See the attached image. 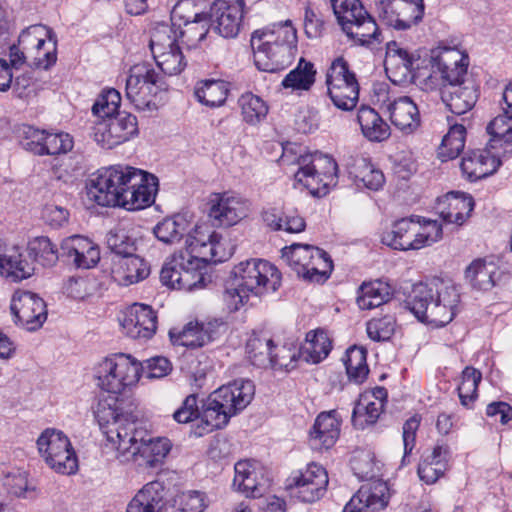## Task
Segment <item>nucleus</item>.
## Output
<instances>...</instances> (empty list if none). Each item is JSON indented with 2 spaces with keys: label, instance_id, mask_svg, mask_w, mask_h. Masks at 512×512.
<instances>
[{
  "label": "nucleus",
  "instance_id": "obj_1",
  "mask_svg": "<svg viewBox=\"0 0 512 512\" xmlns=\"http://www.w3.org/2000/svg\"><path fill=\"white\" fill-rule=\"evenodd\" d=\"M118 396L100 399L94 410L106 437L104 452L113 451L120 463L136 462L148 468H158L172 448L166 437H152L131 412H124Z\"/></svg>",
  "mask_w": 512,
  "mask_h": 512
},
{
  "label": "nucleus",
  "instance_id": "obj_2",
  "mask_svg": "<svg viewBox=\"0 0 512 512\" xmlns=\"http://www.w3.org/2000/svg\"><path fill=\"white\" fill-rule=\"evenodd\" d=\"M158 178L129 165L102 167L86 186L90 202L102 207H119L138 211L150 207L158 192Z\"/></svg>",
  "mask_w": 512,
  "mask_h": 512
},
{
  "label": "nucleus",
  "instance_id": "obj_3",
  "mask_svg": "<svg viewBox=\"0 0 512 512\" xmlns=\"http://www.w3.org/2000/svg\"><path fill=\"white\" fill-rule=\"evenodd\" d=\"M255 387L250 380H235L209 394L200 407V421L192 427V434L202 437L226 427L231 417L251 402Z\"/></svg>",
  "mask_w": 512,
  "mask_h": 512
},
{
  "label": "nucleus",
  "instance_id": "obj_4",
  "mask_svg": "<svg viewBox=\"0 0 512 512\" xmlns=\"http://www.w3.org/2000/svg\"><path fill=\"white\" fill-rule=\"evenodd\" d=\"M460 303L457 287L442 279L417 283L407 297L406 306L423 322L443 327L455 317Z\"/></svg>",
  "mask_w": 512,
  "mask_h": 512
},
{
  "label": "nucleus",
  "instance_id": "obj_5",
  "mask_svg": "<svg viewBox=\"0 0 512 512\" xmlns=\"http://www.w3.org/2000/svg\"><path fill=\"white\" fill-rule=\"evenodd\" d=\"M254 63L264 72L275 73L293 61L297 32L289 21L255 30L251 36Z\"/></svg>",
  "mask_w": 512,
  "mask_h": 512
},
{
  "label": "nucleus",
  "instance_id": "obj_6",
  "mask_svg": "<svg viewBox=\"0 0 512 512\" xmlns=\"http://www.w3.org/2000/svg\"><path fill=\"white\" fill-rule=\"evenodd\" d=\"M330 3L337 23L351 46L373 49L383 42L375 18L360 0H330Z\"/></svg>",
  "mask_w": 512,
  "mask_h": 512
},
{
  "label": "nucleus",
  "instance_id": "obj_7",
  "mask_svg": "<svg viewBox=\"0 0 512 512\" xmlns=\"http://www.w3.org/2000/svg\"><path fill=\"white\" fill-rule=\"evenodd\" d=\"M296 164L295 181L313 196H326L330 187L337 182L338 165L328 155L320 152L303 154L296 159Z\"/></svg>",
  "mask_w": 512,
  "mask_h": 512
},
{
  "label": "nucleus",
  "instance_id": "obj_8",
  "mask_svg": "<svg viewBox=\"0 0 512 512\" xmlns=\"http://www.w3.org/2000/svg\"><path fill=\"white\" fill-rule=\"evenodd\" d=\"M141 362L129 354L117 353L103 359L96 367L98 385L113 395L124 392L140 379Z\"/></svg>",
  "mask_w": 512,
  "mask_h": 512
},
{
  "label": "nucleus",
  "instance_id": "obj_9",
  "mask_svg": "<svg viewBox=\"0 0 512 512\" xmlns=\"http://www.w3.org/2000/svg\"><path fill=\"white\" fill-rule=\"evenodd\" d=\"M164 76L149 63L132 66L126 79V97L139 111H154L155 96L166 90Z\"/></svg>",
  "mask_w": 512,
  "mask_h": 512
},
{
  "label": "nucleus",
  "instance_id": "obj_10",
  "mask_svg": "<svg viewBox=\"0 0 512 512\" xmlns=\"http://www.w3.org/2000/svg\"><path fill=\"white\" fill-rule=\"evenodd\" d=\"M203 258L190 252L174 254L167 260L161 271L160 280L163 285L174 289L191 291L205 287L206 264Z\"/></svg>",
  "mask_w": 512,
  "mask_h": 512
},
{
  "label": "nucleus",
  "instance_id": "obj_11",
  "mask_svg": "<svg viewBox=\"0 0 512 512\" xmlns=\"http://www.w3.org/2000/svg\"><path fill=\"white\" fill-rule=\"evenodd\" d=\"M39 455L56 473L74 474L78 458L69 437L56 428H46L36 440Z\"/></svg>",
  "mask_w": 512,
  "mask_h": 512
},
{
  "label": "nucleus",
  "instance_id": "obj_12",
  "mask_svg": "<svg viewBox=\"0 0 512 512\" xmlns=\"http://www.w3.org/2000/svg\"><path fill=\"white\" fill-rule=\"evenodd\" d=\"M232 277L236 286L257 296L275 292L281 285V273L277 267L263 259L240 262L232 270Z\"/></svg>",
  "mask_w": 512,
  "mask_h": 512
},
{
  "label": "nucleus",
  "instance_id": "obj_13",
  "mask_svg": "<svg viewBox=\"0 0 512 512\" xmlns=\"http://www.w3.org/2000/svg\"><path fill=\"white\" fill-rule=\"evenodd\" d=\"M327 95L335 107L343 111L354 109L359 100V83L349 63L335 58L326 72Z\"/></svg>",
  "mask_w": 512,
  "mask_h": 512
},
{
  "label": "nucleus",
  "instance_id": "obj_14",
  "mask_svg": "<svg viewBox=\"0 0 512 512\" xmlns=\"http://www.w3.org/2000/svg\"><path fill=\"white\" fill-rule=\"evenodd\" d=\"M28 54L33 53L37 68L49 69L57 61V36L47 26L31 25L21 31L17 42Z\"/></svg>",
  "mask_w": 512,
  "mask_h": 512
},
{
  "label": "nucleus",
  "instance_id": "obj_15",
  "mask_svg": "<svg viewBox=\"0 0 512 512\" xmlns=\"http://www.w3.org/2000/svg\"><path fill=\"white\" fill-rule=\"evenodd\" d=\"M172 34V29L167 25L156 28L149 44L157 66L170 76L180 74L187 65L186 58Z\"/></svg>",
  "mask_w": 512,
  "mask_h": 512
},
{
  "label": "nucleus",
  "instance_id": "obj_16",
  "mask_svg": "<svg viewBox=\"0 0 512 512\" xmlns=\"http://www.w3.org/2000/svg\"><path fill=\"white\" fill-rule=\"evenodd\" d=\"M138 133L136 116L121 112L109 119L100 120L94 126V140L105 149H113L129 141Z\"/></svg>",
  "mask_w": 512,
  "mask_h": 512
},
{
  "label": "nucleus",
  "instance_id": "obj_17",
  "mask_svg": "<svg viewBox=\"0 0 512 512\" xmlns=\"http://www.w3.org/2000/svg\"><path fill=\"white\" fill-rule=\"evenodd\" d=\"M288 481L290 495L306 503L315 502L323 497L329 483L327 471L316 463L309 464L305 470Z\"/></svg>",
  "mask_w": 512,
  "mask_h": 512
},
{
  "label": "nucleus",
  "instance_id": "obj_18",
  "mask_svg": "<svg viewBox=\"0 0 512 512\" xmlns=\"http://www.w3.org/2000/svg\"><path fill=\"white\" fill-rule=\"evenodd\" d=\"M244 0H215L208 18L214 30L224 38L238 35L244 16Z\"/></svg>",
  "mask_w": 512,
  "mask_h": 512
},
{
  "label": "nucleus",
  "instance_id": "obj_19",
  "mask_svg": "<svg viewBox=\"0 0 512 512\" xmlns=\"http://www.w3.org/2000/svg\"><path fill=\"white\" fill-rule=\"evenodd\" d=\"M376 6L381 20L397 30H406L419 23L425 9L424 4L406 0H376Z\"/></svg>",
  "mask_w": 512,
  "mask_h": 512
},
{
  "label": "nucleus",
  "instance_id": "obj_20",
  "mask_svg": "<svg viewBox=\"0 0 512 512\" xmlns=\"http://www.w3.org/2000/svg\"><path fill=\"white\" fill-rule=\"evenodd\" d=\"M10 309L15 322L29 331L41 327L47 318L46 303L30 291H16L12 297Z\"/></svg>",
  "mask_w": 512,
  "mask_h": 512
},
{
  "label": "nucleus",
  "instance_id": "obj_21",
  "mask_svg": "<svg viewBox=\"0 0 512 512\" xmlns=\"http://www.w3.org/2000/svg\"><path fill=\"white\" fill-rule=\"evenodd\" d=\"M120 324L127 336L133 339L149 340L156 333L158 318L151 306L134 303L123 312Z\"/></svg>",
  "mask_w": 512,
  "mask_h": 512
},
{
  "label": "nucleus",
  "instance_id": "obj_22",
  "mask_svg": "<svg viewBox=\"0 0 512 512\" xmlns=\"http://www.w3.org/2000/svg\"><path fill=\"white\" fill-rule=\"evenodd\" d=\"M221 238V235L209 225H196L192 231L187 233V249L184 252H190L207 262H223L225 253L221 251Z\"/></svg>",
  "mask_w": 512,
  "mask_h": 512
},
{
  "label": "nucleus",
  "instance_id": "obj_23",
  "mask_svg": "<svg viewBox=\"0 0 512 512\" xmlns=\"http://www.w3.org/2000/svg\"><path fill=\"white\" fill-rule=\"evenodd\" d=\"M225 326L222 319H214L207 323L191 321L181 330L170 329L169 337L174 345L187 348H200L213 341L219 333L220 328Z\"/></svg>",
  "mask_w": 512,
  "mask_h": 512
},
{
  "label": "nucleus",
  "instance_id": "obj_24",
  "mask_svg": "<svg viewBox=\"0 0 512 512\" xmlns=\"http://www.w3.org/2000/svg\"><path fill=\"white\" fill-rule=\"evenodd\" d=\"M432 68L440 72L447 84L460 82L467 73L468 56L459 49L437 47L431 54Z\"/></svg>",
  "mask_w": 512,
  "mask_h": 512
},
{
  "label": "nucleus",
  "instance_id": "obj_25",
  "mask_svg": "<svg viewBox=\"0 0 512 512\" xmlns=\"http://www.w3.org/2000/svg\"><path fill=\"white\" fill-rule=\"evenodd\" d=\"M34 272V260L22 246L10 245L0 258V275L10 282H21L30 278Z\"/></svg>",
  "mask_w": 512,
  "mask_h": 512
},
{
  "label": "nucleus",
  "instance_id": "obj_26",
  "mask_svg": "<svg viewBox=\"0 0 512 512\" xmlns=\"http://www.w3.org/2000/svg\"><path fill=\"white\" fill-rule=\"evenodd\" d=\"M452 452L448 444L437 442L431 451H426L418 464L419 478L428 485L436 483L450 468Z\"/></svg>",
  "mask_w": 512,
  "mask_h": 512
},
{
  "label": "nucleus",
  "instance_id": "obj_27",
  "mask_svg": "<svg viewBox=\"0 0 512 512\" xmlns=\"http://www.w3.org/2000/svg\"><path fill=\"white\" fill-rule=\"evenodd\" d=\"M211 203L209 216L219 226L228 227L237 224L248 215L250 209V203L247 200L226 193L216 195Z\"/></svg>",
  "mask_w": 512,
  "mask_h": 512
},
{
  "label": "nucleus",
  "instance_id": "obj_28",
  "mask_svg": "<svg viewBox=\"0 0 512 512\" xmlns=\"http://www.w3.org/2000/svg\"><path fill=\"white\" fill-rule=\"evenodd\" d=\"M341 417L337 410L321 412L309 432V445L322 451L333 447L340 435Z\"/></svg>",
  "mask_w": 512,
  "mask_h": 512
},
{
  "label": "nucleus",
  "instance_id": "obj_29",
  "mask_svg": "<svg viewBox=\"0 0 512 512\" xmlns=\"http://www.w3.org/2000/svg\"><path fill=\"white\" fill-rule=\"evenodd\" d=\"M233 487L247 497L259 498L270 485L263 468H258L249 461H238L234 467Z\"/></svg>",
  "mask_w": 512,
  "mask_h": 512
},
{
  "label": "nucleus",
  "instance_id": "obj_30",
  "mask_svg": "<svg viewBox=\"0 0 512 512\" xmlns=\"http://www.w3.org/2000/svg\"><path fill=\"white\" fill-rule=\"evenodd\" d=\"M61 257H65L77 268L89 269L100 260V251L87 237L74 235L62 241Z\"/></svg>",
  "mask_w": 512,
  "mask_h": 512
},
{
  "label": "nucleus",
  "instance_id": "obj_31",
  "mask_svg": "<svg viewBox=\"0 0 512 512\" xmlns=\"http://www.w3.org/2000/svg\"><path fill=\"white\" fill-rule=\"evenodd\" d=\"M167 494L164 482L150 481L129 501L126 512H164L168 502Z\"/></svg>",
  "mask_w": 512,
  "mask_h": 512
},
{
  "label": "nucleus",
  "instance_id": "obj_32",
  "mask_svg": "<svg viewBox=\"0 0 512 512\" xmlns=\"http://www.w3.org/2000/svg\"><path fill=\"white\" fill-rule=\"evenodd\" d=\"M419 60V56L410 53L396 41L387 43L385 68L387 72H391L394 75L393 78L391 77L392 81L412 79L415 71L419 69Z\"/></svg>",
  "mask_w": 512,
  "mask_h": 512
},
{
  "label": "nucleus",
  "instance_id": "obj_33",
  "mask_svg": "<svg viewBox=\"0 0 512 512\" xmlns=\"http://www.w3.org/2000/svg\"><path fill=\"white\" fill-rule=\"evenodd\" d=\"M388 487L383 482L362 486L344 506L343 512H376L389 502Z\"/></svg>",
  "mask_w": 512,
  "mask_h": 512
},
{
  "label": "nucleus",
  "instance_id": "obj_34",
  "mask_svg": "<svg viewBox=\"0 0 512 512\" xmlns=\"http://www.w3.org/2000/svg\"><path fill=\"white\" fill-rule=\"evenodd\" d=\"M500 157V152L473 150L462 158L460 168L469 181L475 182L496 172L501 165Z\"/></svg>",
  "mask_w": 512,
  "mask_h": 512
},
{
  "label": "nucleus",
  "instance_id": "obj_35",
  "mask_svg": "<svg viewBox=\"0 0 512 512\" xmlns=\"http://www.w3.org/2000/svg\"><path fill=\"white\" fill-rule=\"evenodd\" d=\"M386 111L391 123L404 134H412L420 126L418 106L409 96H401L390 101Z\"/></svg>",
  "mask_w": 512,
  "mask_h": 512
},
{
  "label": "nucleus",
  "instance_id": "obj_36",
  "mask_svg": "<svg viewBox=\"0 0 512 512\" xmlns=\"http://www.w3.org/2000/svg\"><path fill=\"white\" fill-rule=\"evenodd\" d=\"M418 230L419 221L413 217L402 218L393 223L391 231L383 234L382 242L395 250H419L422 242Z\"/></svg>",
  "mask_w": 512,
  "mask_h": 512
},
{
  "label": "nucleus",
  "instance_id": "obj_37",
  "mask_svg": "<svg viewBox=\"0 0 512 512\" xmlns=\"http://www.w3.org/2000/svg\"><path fill=\"white\" fill-rule=\"evenodd\" d=\"M441 99L453 114L462 115L474 107L478 91L471 82L466 83L462 80L444 85Z\"/></svg>",
  "mask_w": 512,
  "mask_h": 512
},
{
  "label": "nucleus",
  "instance_id": "obj_38",
  "mask_svg": "<svg viewBox=\"0 0 512 512\" xmlns=\"http://www.w3.org/2000/svg\"><path fill=\"white\" fill-rule=\"evenodd\" d=\"M504 114L495 117L487 126L490 135L489 147L500 152L502 157L512 155V108L503 107Z\"/></svg>",
  "mask_w": 512,
  "mask_h": 512
},
{
  "label": "nucleus",
  "instance_id": "obj_39",
  "mask_svg": "<svg viewBox=\"0 0 512 512\" xmlns=\"http://www.w3.org/2000/svg\"><path fill=\"white\" fill-rule=\"evenodd\" d=\"M149 273L148 263L134 252L113 260V278L122 285L137 283L147 278Z\"/></svg>",
  "mask_w": 512,
  "mask_h": 512
},
{
  "label": "nucleus",
  "instance_id": "obj_40",
  "mask_svg": "<svg viewBox=\"0 0 512 512\" xmlns=\"http://www.w3.org/2000/svg\"><path fill=\"white\" fill-rule=\"evenodd\" d=\"M443 203L446 207L441 210L440 216L446 223L461 226L470 217L474 208V201L470 195L460 192H450L445 196Z\"/></svg>",
  "mask_w": 512,
  "mask_h": 512
},
{
  "label": "nucleus",
  "instance_id": "obj_41",
  "mask_svg": "<svg viewBox=\"0 0 512 512\" xmlns=\"http://www.w3.org/2000/svg\"><path fill=\"white\" fill-rule=\"evenodd\" d=\"M357 122L364 137L370 141L381 142L388 139L391 134L390 126L370 106L362 105L358 109Z\"/></svg>",
  "mask_w": 512,
  "mask_h": 512
},
{
  "label": "nucleus",
  "instance_id": "obj_42",
  "mask_svg": "<svg viewBox=\"0 0 512 512\" xmlns=\"http://www.w3.org/2000/svg\"><path fill=\"white\" fill-rule=\"evenodd\" d=\"M349 174L358 187L362 186L373 191L379 190L385 183L383 172L364 157L354 160Z\"/></svg>",
  "mask_w": 512,
  "mask_h": 512
},
{
  "label": "nucleus",
  "instance_id": "obj_43",
  "mask_svg": "<svg viewBox=\"0 0 512 512\" xmlns=\"http://www.w3.org/2000/svg\"><path fill=\"white\" fill-rule=\"evenodd\" d=\"M393 295L392 287L381 280L363 283L358 290L357 304L362 310H370L387 303Z\"/></svg>",
  "mask_w": 512,
  "mask_h": 512
},
{
  "label": "nucleus",
  "instance_id": "obj_44",
  "mask_svg": "<svg viewBox=\"0 0 512 512\" xmlns=\"http://www.w3.org/2000/svg\"><path fill=\"white\" fill-rule=\"evenodd\" d=\"M499 275L494 263H487L484 259H476L465 270V279L477 290L488 291L492 289Z\"/></svg>",
  "mask_w": 512,
  "mask_h": 512
},
{
  "label": "nucleus",
  "instance_id": "obj_45",
  "mask_svg": "<svg viewBox=\"0 0 512 512\" xmlns=\"http://www.w3.org/2000/svg\"><path fill=\"white\" fill-rule=\"evenodd\" d=\"M229 93V83L224 80H203L197 83L194 95L203 105L214 108L223 105Z\"/></svg>",
  "mask_w": 512,
  "mask_h": 512
},
{
  "label": "nucleus",
  "instance_id": "obj_46",
  "mask_svg": "<svg viewBox=\"0 0 512 512\" xmlns=\"http://www.w3.org/2000/svg\"><path fill=\"white\" fill-rule=\"evenodd\" d=\"M448 122L450 128L438 148V157L442 162L458 157L465 146L466 127L464 123L453 122L450 118H448Z\"/></svg>",
  "mask_w": 512,
  "mask_h": 512
},
{
  "label": "nucleus",
  "instance_id": "obj_47",
  "mask_svg": "<svg viewBox=\"0 0 512 512\" xmlns=\"http://www.w3.org/2000/svg\"><path fill=\"white\" fill-rule=\"evenodd\" d=\"M331 348L332 343L327 333L318 329L307 333L300 354L307 362L317 364L329 355Z\"/></svg>",
  "mask_w": 512,
  "mask_h": 512
},
{
  "label": "nucleus",
  "instance_id": "obj_48",
  "mask_svg": "<svg viewBox=\"0 0 512 512\" xmlns=\"http://www.w3.org/2000/svg\"><path fill=\"white\" fill-rule=\"evenodd\" d=\"M314 247L315 246L308 244L293 243L290 246L282 248L281 258L299 277L305 280L308 274L310 259L313 258L311 251Z\"/></svg>",
  "mask_w": 512,
  "mask_h": 512
},
{
  "label": "nucleus",
  "instance_id": "obj_49",
  "mask_svg": "<svg viewBox=\"0 0 512 512\" xmlns=\"http://www.w3.org/2000/svg\"><path fill=\"white\" fill-rule=\"evenodd\" d=\"M346 373L350 381L362 384L368 374L367 350L362 346H351L347 349L344 359Z\"/></svg>",
  "mask_w": 512,
  "mask_h": 512
},
{
  "label": "nucleus",
  "instance_id": "obj_50",
  "mask_svg": "<svg viewBox=\"0 0 512 512\" xmlns=\"http://www.w3.org/2000/svg\"><path fill=\"white\" fill-rule=\"evenodd\" d=\"M188 221L182 215L165 218L154 227V235L163 243L179 242L188 231Z\"/></svg>",
  "mask_w": 512,
  "mask_h": 512
},
{
  "label": "nucleus",
  "instance_id": "obj_51",
  "mask_svg": "<svg viewBox=\"0 0 512 512\" xmlns=\"http://www.w3.org/2000/svg\"><path fill=\"white\" fill-rule=\"evenodd\" d=\"M383 412L382 404L370 402L368 396H359L352 412V424L357 429H365L377 422Z\"/></svg>",
  "mask_w": 512,
  "mask_h": 512
},
{
  "label": "nucleus",
  "instance_id": "obj_52",
  "mask_svg": "<svg viewBox=\"0 0 512 512\" xmlns=\"http://www.w3.org/2000/svg\"><path fill=\"white\" fill-rule=\"evenodd\" d=\"M27 251L34 262L38 261L44 267L54 266L61 256V251L59 252L57 246L46 236L36 237L30 241Z\"/></svg>",
  "mask_w": 512,
  "mask_h": 512
},
{
  "label": "nucleus",
  "instance_id": "obj_53",
  "mask_svg": "<svg viewBox=\"0 0 512 512\" xmlns=\"http://www.w3.org/2000/svg\"><path fill=\"white\" fill-rule=\"evenodd\" d=\"M482 380V373L472 367L466 366L461 373V382L457 387L461 404L470 408L478 397V387Z\"/></svg>",
  "mask_w": 512,
  "mask_h": 512
},
{
  "label": "nucleus",
  "instance_id": "obj_54",
  "mask_svg": "<svg viewBox=\"0 0 512 512\" xmlns=\"http://www.w3.org/2000/svg\"><path fill=\"white\" fill-rule=\"evenodd\" d=\"M316 71L311 62L301 59L297 67L283 79L282 86L292 90H309L315 82Z\"/></svg>",
  "mask_w": 512,
  "mask_h": 512
},
{
  "label": "nucleus",
  "instance_id": "obj_55",
  "mask_svg": "<svg viewBox=\"0 0 512 512\" xmlns=\"http://www.w3.org/2000/svg\"><path fill=\"white\" fill-rule=\"evenodd\" d=\"M5 476V485L10 492L19 498H33L36 496V487L29 480L28 472L20 468H10L2 471Z\"/></svg>",
  "mask_w": 512,
  "mask_h": 512
},
{
  "label": "nucleus",
  "instance_id": "obj_56",
  "mask_svg": "<svg viewBox=\"0 0 512 512\" xmlns=\"http://www.w3.org/2000/svg\"><path fill=\"white\" fill-rule=\"evenodd\" d=\"M273 345L271 338L253 334L246 344V352L251 363L257 367H268Z\"/></svg>",
  "mask_w": 512,
  "mask_h": 512
},
{
  "label": "nucleus",
  "instance_id": "obj_57",
  "mask_svg": "<svg viewBox=\"0 0 512 512\" xmlns=\"http://www.w3.org/2000/svg\"><path fill=\"white\" fill-rule=\"evenodd\" d=\"M44 129H39L35 126L22 124L16 129V136L20 146L27 152L36 156H42L43 146L45 141Z\"/></svg>",
  "mask_w": 512,
  "mask_h": 512
},
{
  "label": "nucleus",
  "instance_id": "obj_58",
  "mask_svg": "<svg viewBox=\"0 0 512 512\" xmlns=\"http://www.w3.org/2000/svg\"><path fill=\"white\" fill-rule=\"evenodd\" d=\"M311 252L313 253V258L310 259L308 274L305 280L317 283L324 282L329 278L333 270V261L326 251L316 246Z\"/></svg>",
  "mask_w": 512,
  "mask_h": 512
},
{
  "label": "nucleus",
  "instance_id": "obj_59",
  "mask_svg": "<svg viewBox=\"0 0 512 512\" xmlns=\"http://www.w3.org/2000/svg\"><path fill=\"white\" fill-rule=\"evenodd\" d=\"M239 105L243 119L249 124H257L268 113V106L259 97L252 93H245L239 98Z\"/></svg>",
  "mask_w": 512,
  "mask_h": 512
},
{
  "label": "nucleus",
  "instance_id": "obj_60",
  "mask_svg": "<svg viewBox=\"0 0 512 512\" xmlns=\"http://www.w3.org/2000/svg\"><path fill=\"white\" fill-rule=\"evenodd\" d=\"M106 244L118 258L133 254L136 250L134 240L122 225L115 226L107 233Z\"/></svg>",
  "mask_w": 512,
  "mask_h": 512
},
{
  "label": "nucleus",
  "instance_id": "obj_61",
  "mask_svg": "<svg viewBox=\"0 0 512 512\" xmlns=\"http://www.w3.org/2000/svg\"><path fill=\"white\" fill-rule=\"evenodd\" d=\"M210 26L208 15L202 16L200 19L184 22L180 32L182 41L189 49L197 47L206 38Z\"/></svg>",
  "mask_w": 512,
  "mask_h": 512
},
{
  "label": "nucleus",
  "instance_id": "obj_62",
  "mask_svg": "<svg viewBox=\"0 0 512 512\" xmlns=\"http://www.w3.org/2000/svg\"><path fill=\"white\" fill-rule=\"evenodd\" d=\"M121 102L120 93L115 89L103 91L92 106V112L101 120L114 117L118 111Z\"/></svg>",
  "mask_w": 512,
  "mask_h": 512
},
{
  "label": "nucleus",
  "instance_id": "obj_63",
  "mask_svg": "<svg viewBox=\"0 0 512 512\" xmlns=\"http://www.w3.org/2000/svg\"><path fill=\"white\" fill-rule=\"evenodd\" d=\"M73 146L74 141L70 134L46 130L42 156L66 154L72 150Z\"/></svg>",
  "mask_w": 512,
  "mask_h": 512
},
{
  "label": "nucleus",
  "instance_id": "obj_64",
  "mask_svg": "<svg viewBox=\"0 0 512 512\" xmlns=\"http://www.w3.org/2000/svg\"><path fill=\"white\" fill-rule=\"evenodd\" d=\"M207 508L205 494L199 491L183 492L171 512H204Z\"/></svg>",
  "mask_w": 512,
  "mask_h": 512
}]
</instances>
